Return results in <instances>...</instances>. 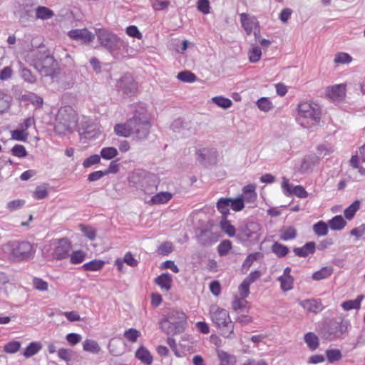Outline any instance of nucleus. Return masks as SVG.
I'll return each mask as SVG.
<instances>
[{"instance_id":"ddd939ff","label":"nucleus","mask_w":365,"mask_h":365,"mask_svg":"<svg viewBox=\"0 0 365 365\" xmlns=\"http://www.w3.org/2000/svg\"><path fill=\"white\" fill-rule=\"evenodd\" d=\"M70 38L75 41H81L84 44L91 43L95 38V35L87 29H72L68 33Z\"/></svg>"},{"instance_id":"72a5a7b5","label":"nucleus","mask_w":365,"mask_h":365,"mask_svg":"<svg viewBox=\"0 0 365 365\" xmlns=\"http://www.w3.org/2000/svg\"><path fill=\"white\" fill-rule=\"evenodd\" d=\"M83 349L86 351L98 354L101 351V347L97 341L92 339H86L83 343Z\"/></svg>"},{"instance_id":"ea45409f","label":"nucleus","mask_w":365,"mask_h":365,"mask_svg":"<svg viewBox=\"0 0 365 365\" xmlns=\"http://www.w3.org/2000/svg\"><path fill=\"white\" fill-rule=\"evenodd\" d=\"M261 56V48L257 46H252L251 49L248 52L249 61L251 63H257L260 60Z\"/></svg>"},{"instance_id":"c756f323","label":"nucleus","mask_w":365,"mask_h":365,"mask_svg":"<svg viewBox=\"0 0 365 365\" xmlns=\"http://www.w3.org/2000/svg\"><path fill=\"white\" fill-rule=\"evenodd\" d=\"M217 356L220 362V365H235L236 363V358L234 355L222 350L217 351Z\"/></svg>"},{"instance_id":"393cba45","label":"nucleus","mask_w":365,"mask_h":365,"mask_svg":"<svg viewBox=\"0 0 365 365\" xmlns=\"http://www.w3.org/2000/svg\"><path fill=\"white\" fill-rule=\"evenodd\" d=\"M172 197V193L169 192H160L151 197L150 202L153 205L165 204L169 202Z\"/></svg>"},{"instance_id":"a878e982","label":"nucleus","mask_w":365,"mask_h":365,"mask_svg":"<svg viewBox=\"0 0 365 365\" xmlns=\"http://www.w3.org/2000/svg\"><path fill=\"white\" fill-rule=\"evenodd\" d=\"M333 273V268L330 266L322 267L319 270L312 274V279L319 281L329 278Z\"/></svg>"},{"instance_id":"dca6fc26","label":"nucleus","mask_w":365,"mask_h":365,"mask_svg":"<svg viewBox=\"0 0 365 365\" xmlns=\"http://www.w3.org/2000/svg\"><path fill=\"white\" fill-rule=\"evenodd\" d=\"M132 119H135V123L133 125V130H142L145 126H146L148 131L146 133L143 135L140 133H134L133 135L136 136V138L139 140L144 139L147 138L150 133V123L149 120L145 118V117H140L135 115Z\"/></svg>"},{"instance_id":"5701e85b","label":"nucleus","mask_w":365,"mask_h":365,"mask_svg":"<svg viewBox=\"0 0 365 365\" xmlns=\"http://www.w3.org/2000/svg\"><path fill=\"white\" fill-rule=\"evenodd\" d=\"M232 308L239 314L242 312H248L250 305L246 300V298H235L232 302Z\"/></svg>"},{"instance_id":"20e7f679","label":"nucleus","mask_w":365,"mask_h":365,"mask_svg":"<svg viewBox=\"0 0 365 365\" xmlns=\"http://www.w3.org/2000/svg\"><path fill=\"white\" fill-rule=\"evenodd\" d=\"M298 120L306 128L317 125L321 118L319 107L313 103L308 101L301 102L298 105Z\"/></svg>"},{"instance_id":"c9c22d12","label":"nucleus","mask_w":365,"mask_h":365,"mask_svg":"<svg viewBox=\"0 0 365 365\" xmlns=\"http://www.w3.org/2000/svg\"><path fill=\"white\" fill-rule=\"evenodd\" d=\"M53 11L46 6H38L36 10V16L37 19L46 20L53 17Z\"/></svg>"},{"instance_id":"58836bf2","label":"nucleus","mask_w":365,"mask_h":365,"mask_svg":"<svg viewBox=\"0 0 365 365\" xmlns=\"http://www.w3.org/2000/svg\"><path fill=\"white\" fill-rule=\"evenodd\" d=\"M177 78L178 80L186 83H193L197 81L195 74L190 71H184L178 73Z\"/></svg>"},{"instance_id":"864d4df0","label":"nucleus","mask_w":365,"mask_h":365,"mask_svg":"<svg viewBox=\"0 0 365 365\" xmlns=\"http://www.w3.org/2000/svg\"><path fill=\"white\" fill-rule=\"evenodd\" d=\"M21 347V343L17 341H11L4 346V351L6 353L14 354L16 353Z\"/></svg>"},{"instance_id":"338daca9","label":"nucleus","mask_w":365,"mask_h":365,"mask_svg":"<svg viewBox=\"0 0 365 365\" xmlns=\"http://www.w3.org/2000/svg\"><path fill=\"white\" fill-rule=\"evenodd\" d=\"M126 34L133 38L141 39L143 38L142 34L138 30L136 26H129L126 28Z\"/></svg>"},{"instance_id":"a19ab883","label":"nucleus","mask_w":365,"mask_h":365,"mask_svg":"<svg viewBox=\"0 0 365 365\" xmlns=\"http://www.w3.org/2000/svg\"><path fill=\"white\" fill-rule=\"evenodd\" d=\"M123 336L128 341L135 343L141 336V334L136 329L130 328L124 331Z\"/></svg>"},{"instance_id":"0eeeda50","label":"nucleus","mask_w":365,"mask_h":365,"mask_svg":"<svg viewBox=\"0 0 365 365\" xmlns=\"http://www.w3.org/2000/svg\"><path fill=\"white\" fill-rule=\"evenodd\" d=\"M51 257L54 260H63L67 259L72 249V243L70 240L63 237L52 240L50 245Z\"/></svg>"},{"instance_id":"aec40b11","label":"nucleus","mask_w":365,"mask_h":365,"mask_svg":"<svg viewBox=\"0 0 365 365\" xmlns=\"http://www.w3.org/2000/svg\"><path fill=\"white\" fill-rule=\"evenodd\" d=\"M316 250V244L314 242H307L302 247H296L293 250L294 253L299 257H306L314 254Z\"/></svg>"},{"instance_id":"4d7b16f0","label":"nucleus","mask_w":365,"mask_h":365,"mask_svg":"<svg viewBox=\"0 0 365 365\" xmlns=\"http://www.w3.org/2000/svg\"><path fill=\"white\" fill-rule=\"evenodd\" d=\"M11 154L18 158H24L27 155V151L22 145H15L11 150Z\"/></svg>"},{"instance_id":"f03ea898","label":"nucleus","mask_w":365,"mask_h":365,"mask_svg":"<svg viewBox=\"0 0 365 365\" xmlns=\"http://www.w3.org/2000/svg\"><path fill=\"white\" fill-rule=\"evenodd\" d=\"M4 252L9 259L15 262H22L31 259L36 249L26 241H10L4 245Z\"/></svg>"},{"instance_id":"c03bdc74","label":"nucleus","mask_w":365,"mask_h":365,"mask_svg":"<svg viewBox=\"0 0 365 365\" xmlns=\"http://www.w3.org/2000/svg\"><path fill=\"white\" fill-rule=\"evenodd\" d=\"M232 247V242L229 240L222 241L217 247V252L220 256L227 255Z\"/></svg>"},{"instance_id":"f3484780","label":"nucleus","mask_w":365,"mask_h":365,"mask_svg":"<svg viewBox=\"0 0 365 365\" xmlns=\"http://www.w3.org/2000/svg\"><path fill=\"white\" fill-rule=\"evenodd\" d=\"M300 305L307 312L317 314L320 312L324 306L319 299L307 298L299 302Z\"/></svg>"},{"instance_id":"0e129e2a","label":"nucleus","mask_w":365,"mask_h":365,"mask_svg":"<svg viewBox=\"0 0 365 365\" xmlns=\"http://www.w3.org/2000/svg\"><path fill=\"white\" fill-rule=\"evenodd\" d=\"M197 8L203 14H208L210 9L209 0H199L197 3Z\"/></svg>"},{"instance_id":"052dcab7","label":"nucleus","mask_w":365,"mask_h":365,"mask_svg":"<svg viewBox=\"0 0 365 365\" xmlns=\"http://www.w3.org/2000/svg\"><path fill=\"white\" fill-rule=\"evenodd\" d=\"M259 257V252H255L250 254L246 259L244 260L242 264V268L248 269L253 262L256 261Z\"/></svg>"},{"instance_id":"774afa93","label":"nucleus","mask_w":365,"mask_h":365,"mask_svg":"<svg viewBox=\"0 0 365 365\" xmlns=\"http://www.w3.org/2000/svg\"><path fill=\"white\" fill-rule=\"evenodd\" d=\"M21 74L24 81L29 83H34L36 82V76H34L31 71L28 68H23L21 71Z\"/></svg>"},{"instance_id":"423d86ee","label":"nucleus","mask_w":365,"mask_h":365,"mask_svg":"<svg viewBox=\"0 0 365 365\" xmlns=\"http://www.w3.org/2000/svg\"><path fill=\"white\" fill-rule=\"evenodd\" d=\"M57 124L55 130L59 133L66 131L71 132L78 124V114L76 111L69 106L62 107L59 109L57 116Z\"/></svg>"},{"instance_id":"3c124183","label":"nucleus","mask_w":365,"mask_h":365,"mask_svg":"<svg viewBox=\"0 0 365 365\" xmlns=\"http://www.w3.org/2000/svg\"><path fill=\"white\" fill-rule=\"evenodd\" d=\"M352 57L347 53L339 52L336 54L334 62L337 64H345L351 62Z\"/></svg>"},{"instance_id":"09e8293b","label":"nucleus","mask_w":365,"mask_h":365,"mask_svg":"<svg viewBox=\"0 0 365 365\" xmlns=\"http://www.w3.org/2000/svg\"><path fill=\"white\" fill-rule=\"evenodd\" d=\"M257 106L259 110L264 112H268L273 108L271 101L266 97L259 98L257 102Z\"/></svg>"},{"instance_id":"4be33fe9","label":"nucleus","mask_w":365,"mask_h":365,"mask_svg":"<svg viewBox=\"0 0 365 365\" xmlns=\"http://www.w3.org/2000/svg\"><path fill=\"white\" fill-rule=\"evenodd\" d=\"M135 355L138 360L145 365H151L153 363V356L144 346H140L137 349Z\"/></svg>"},{"instance_id":"2f4dec72","label":"nucleus","mask_w":365,"mask_h":365,"mask_svg":"<svg viewBox=\"0 0 365 365\" xmlns=\"http://www.w3.org/2000/svg\"><path fill=\"white\" fill-rule=\"evenodd\" d=\"M328 225L332 230H341L346 225V222L342 216L336 215L328 222Z\"/></svg>"},{"instance_id":"bb28decb","label":"nucleus","mask_w":365,"mask_h":365,"mask_svg":"<svg viewBox=\"0 0 365 365\" xmlns=\"http://www.w3.org/2000/svg\"><path fill=\"white\" fill-rule=\"evenodd\" d=\"M106 262L103 260L93 259L92 261L83 264L82 268L85 271L98 272L101 271L103 268Z\"/></svg>"},{"instance_id":"13d9d810","label":"nucleus","mask_w":365,"mask_h":365,"mask_svg":"<svg viewBox=\"0 0 365 365\" xmlns=\"http://www.w3.org/2000/svg\"><path fill=\"white\" fill-rule=\"evenodd\" d=\"M48 190L46 186L40 185L37 186L35 191L34 192L33 196L36 200H42L47 197Z\"/></svg>"},{"instance_id":"f257e3e1","label":"nucleus","mask_w":365,"mask_h":365,"mask_svg":"<svg viewBox=\"0 0 365 365\" xmlns=\"http://www.w3.org/2000/svg\"><path fill=\"white\" fill-rule=\"evenodd\" d=\"M349 327V321L341 317L332 318L322 322L319 334L323 339L332 341L343 339Z\"/></svg>"},{"instance_id":"39448f33","label":"nucleus","mask_w":365,"mask_h":365,"mask_svg":"<svg viewBox=\"0 0 365 365\" xmlns=\"http://www.w3.org/2000/svg\"><path fill=\"white\" fill-rule=\"evenodd\" d=\"M160 324L162 330L167 334H180L185 329V314L178 310H173L169 313L167 318L161 320Z\"/></svg>"},{"instance_id":"c85d7f7f","label":"nucleus","mask_w":365,"mask_h":365,"mask_svg":"<svg viewBox=\"0 0 365 365\" xmlns=\"http://www.w3.org/2000/svg\"><path fill=\"white\" fill-rule=\"evenodd\" d=\"M304 340L309 349L316 350L319 346L318 336L313 332H308L304 336Z\"/></svg>"},{"instance_id":"b1692460","label":"nucleus","mask_w":365,"mask_h":365,"mask_svg":"<svg viewBox=\"0 0 365 365\" xmlns=\"http://www.w3.org/2000/svg\"><path fill=\"white\" fill-rule=\"evenodd\" d=\"M172 281V277L168 273H163L155 279V284L165 290L170 289Z\"/></svg>"},{"instance_id":"cd10ccee","label":"nucleus","mask_w":365,"mask_h":365,"mask_svg":"<svg viewBox=\"0 0 365 365\" xmlns=\"http://www.w3.org/2000/svg\"><path fill=\"white\" fill-rule=\"evenodd\" d=\"M43 346L41 342L33 341L30 343L23 352L24 356L26 358H30L36 354L41 349Z\"/></svg>"},{"instance_id":"412c9836","label":"nucleus","mask_w":365,"mask_h":365,"mask_svg":"<svg viewBox=\"0 0 365 365\" xmlns=\"http://www.w3.org/2000/svg\"><path fill=\"white\" fill-rule=\"evenodd\" d=\"M279 239L282 241H291L296 239L297 230L294 226L283 227L279 230Z\"/></svg>"},{"instance_id":"603ef678","label":"nucleus","mask_w":365,"mask_h":365,"mask_svg":"<svg viewBox=\"0 0 365 365\" xmlns=\"http://www.w3.org/2000/svg\"><path fill=\"white\" fill-rule=\"evenodd\" d=\"M79 228L81 231L83 233V235L87 237L89 240H94L96 235V230L91 226L85 225L83 224H81L79 225Z\"/></svg>"},{"instance_id":"473e14b6","label":"nucleus","mask_w":365,"mask_h":365,"mask_svg":"<svg viewBox=\"0 0 365 365\" xmlns=\"http://www.w3.org/2000/svg\"><path fill=\"white\" fill-rule=\"evenodd\" d=\"M272 252L278 257H285L289 253V248L281 243L275 242L271 247Z\"/></svg>"},{"instance_id":"e2e57ef3","label":"nucleus","mask_w":365,"mask_h":365,"mask_svg":"<svg viewBox=\"0 0 365 365\" xmlns=\"http://www.w3.org/2000/svg\"><path fill=\"white\" fill-rule=\"evenodd\" d=\"M152 7L155 11H161L170 5V1L166 0H152Z\"/></svg>"},{"instance_id":"79ce46f5","label":"nucleus","mask_w":365,"mask_h":365,"mask_svg":"<svg viewBox=\"0 0 365 365\" xmlns=\"http://www.w3.org/2000/svg\"><path fill=\"white\" fill-rule=\"evenodd\" d=\"M118 150L114 147H106L101 149V156L105 160H111L118 155Z\"/></svg>"},{"instance_id":"a18cd8bd","label":"nucleus","mask_w":365,"mask_h":365,"mask_svg":"<svg viewBox=\"0 0 365 365\" xmlns=\"http://www.w3.org/2000/svg\"><path fill=\"white\" fill-rule=\"evenodd\" d=\"M212 101L219 107L222 108L224 109L229 108L232 105V101L230 99L225 98L223 96L213 97L212 98Z\"/></svg>"},{"instance_id":"8fccbe9b","label":"nucleus","mask_w":365,"mask_h":365,"mask_svg":"<svg viewBox=\"0 0 365 365\" xmlns=\"http://www.w3.org/2000/svg\"><path fill=\"white\" fill-rule=\"evenodd\" d=\"M173 250V244L170 242H164L158 248V253L160 255H168Z\"/></svg>"},{"instance_id":"9d476101","label":"nucleus","mask_w":365,"mask_h":365,"mask_svg":"<svg viewBox=\"0 0 365 365\" xmlns=\"http://www.w3.org/2000/svg\"><path fill=\"white\" fill-rule=\"evenodd\" d=\"M240 17L242 27L247 35L250 36L253 33L255 38H258L260 35V29L257 19L255 16H250L246 13L240 14Z\"/></svg>"},{"instance_id":"37998d69","label":"nucleus","mask_w":365,"mask_h":365,"mask_svg":"<svg viewBox=\"0 0 365 365\" xmlns=\"http://www.w3.org/2000/svg\"><path fill=\"white\" fill-rule=\"evenodd\" d=\"M362 299L363 298H356L354 300L346 301L341 304V307L346 311L359 309L360 308Z\"/></svg>"},{"instance_id":"7ed1b4c3","label":"nucleus","mask_w":365,"mask_h":365,"mask_svg":"<svg viewBox=\"0 0 365 365\" xmlns=\"http://www.w3.org/2000/svg\"><path fill=\"white\" fill-rule=\"evenodd\" d=\"M210 314L213 324L217 327L220 334L225 337H232L234 334L235 325L229 312L217 306H211Z\"/></svg>"},{"instance_id":"f704fd0d","label":"nucleus","mask_w":365,"mask_h":365,"mask_svg":"<svg viewBox=\"0 0 365 365\" xmlns=\"http://www.w3.org/2000/svg\"><path fill=\"white\" fill-rule=\"evenodd\" d=\"M69 257L70 262L72 264H78L85 260L86 257V253L81 250H75L72 252L71 254H70Z\"/></svg>"},{"instance_id":"4468645a","label":"nucleus","mask_w":365,"mask_h":365,"mask_svg":"<svg viewBox=\"0 0 365 365\" xmlns=\"http://www.w3.org/2000/svg\"><path fill=\"white\" fill-rule=\"evenodd\" d=\"M260 225L256 222H249L239 230L238 237L242 240H247L257 235L260 231Z\"/></svg>"},{"instance_id":"e433bc0d","label":"nucleus","mask_w":365,"mask_h":365,"mask_svg":"<svg viewBox=\"0 0 365 365\" xmlns=\"http://www.w3.org/2000/svg\"><path fill=\"white\" fill-rule=\"evenodd\" d=\"M221 229L230 237H234L236 232L235 227L231 224V222L223 216L222 220L220 222Z\"/></svg>"},{"instance_id":"a211bd4d","label":"nucleus","mask_w":365,"mask_h":365,"mask_svg":"<svg viewBox=\"0 0 365 365\" xmlns=\"http://www.w3.org/2000/svg\"><path fill=\"white\" fill-rule=\"evenodd\" d=\"M96 34L100 43L106 47L110 46L116 40V36L105 29H96Z\"/></svg>"},{"instance_id":"6e6552de","label":"nucleus","mask_w":365,"mask_h":365,"mask_svg":"<svg viewBox=\"0 0 365 365\" xmlns=\"http://www.w3.org/2000/svg\"><path fill=\"white\" fill-rule=\"evenodd\" d=\"M217 209L222 215L227 217L230 215V208L235 212H240L245 207L243 199L239 196L236 198H220L216 204Z\"/></svg>"},{"instance_id":"4c0bfd02","label":"nucleus","mask_w":365,"mask_h":365,"mask_svg":"<svg viewBox=\"0 0 365 365\" xmlns=\"http://www.w3.org/2000/svg\"><path fill=\"white\" fill-rule=\"evenodd\" d=\"M359 207L360 202L359 200L353 202L347 208L345 209L344 212L345 217L349 220H351L354 217L356 212L359 210Z\"/></svg>"},{"instance_id":"bf43d9fd","label":"nucleus","mask_w":365,"mask_h":365,"mask_svg":"<svg viewBox=\"0 0 365 365\" xmlns=\"http://www.w3.org/2000/svg\"><path fill=\"white\" fill-rule=\"evenodd\" d=\"M101 162V157L97 155H92L89 158L84 160L83 162V166L86 168H90L94 165L98 164Z\"/></svg>"},{"instance_id":"de8ad7c7","label":"nucleus","mask_w":365,"mask_h":365,"mask_svg":"<svg viewBox=\"0 0 365 365\" xmlns=\"http://www.w3.org/2000/svg\"><path fill=\"white\" fill-rule=\"evenodd\" d=\"M326 355L329 363L338 361L342 358V354L339 349H327Z\"/></svg>"},{"instance_id":"1a4fd4ad","label":"nucleus","mask_w":365,"mask_h":365,"mask_svg":"<svg viewBox=\"0 0 365 365\" xmlns=\"http://www.w3.org/2000/svg\"><path fill=\"white\" fill-rule=\"evenodd\" d=\"M34 66L42 75L53 76L56 73L58 63L53 56L46 55L43 58L36 60Z\"/></svg>"},{"instance_id":"6ab92c4d","label":"nucleus","mask_w":365,"mask_h":365,"mask_svg":"<svg viewBox=\"0 0 365 365\" xmlns=\"http://www.w3.org/2000/svg\"><path fill=\"white\" fill-rule=\"evenodd\" d=\"M255 190V185L252 184L247 185L243 187L242 195L239 197L243 199L244 203H255L257 198V194Z\"/></svg>"},{"instance_id":"2eb2a0df","label":"nucleus","mask_w":365,"mask_h":365,"mask_svg":"<svg viewBox=\"0 0 365 365\" xmlns=\"http://www.w3.org/2000/svg\"><path fill=\"white\" fill-rule=\"evenodd\" d=\"M292 269L287 267L283 272V274L278 277L277 280L280 283V288L284 292L292 290L294 287V277L291 275Z\"/></svg>"},{"instance_id":"49530a36","label":"nucleus","mask_w":365,"mask_h":365,"mask_svg":"<svg viewBox=\"0 0 365 365\" xmlns=\"http://www.w3.org/2000/svg\"><path fill=\"white\" fill-rule=\"evenodd\" d=\"M313 230L318 236H325L328 232V225L323 221H319L314 225Z\"/></svg>"},{"instance_id":"f8f14e48","label":"nucleus","mask_w":365,"mask_h":365,"mask_svg":"<svg viewBox=\"0 0 365 365\" xmlns=\"http://www.w3.org/2000/svg\"><path fill=\"white\" fill-rule=\"evenodd\" d=\"M346 84L341 83L326 88V96L333 101H343L346 97Z\"/></svg>"},{"instance_id":"6e6d98bb","label":"nucleus","mask_w":365,"mask_h":365,"mask_svg":"<svg viewBox=\"0 0 365 365\" xmlns=\"http://www.w3.org/2000/svg\"><path fill=\"white\" fill-rule=\"evenodd\" d=\"M29 133L22 129H16L11 132V138L19 141H26Z\"/></svg>"},{"instance_id":"680f3d73","label":"nucleus","mask_w":365,"mask_h":365,"mask_svg":"<svg viewBox=\"0 0 365 365\" xmlns=\"http://www.w3.org/2000/svg\"><path fill=\"white\" fill-rule=\"evenodd\" d=\"M73 351L68 349L61 348L58 351V357L66 361L69 362L72 359Z\"/></svg>"},{"instance_id":"5fc2aeb1","label":"nucleus","mask_w":365,"mask_h":365,"mask_svg":"<svg viewBox=\"0 0 365 365\" xmlns=\"http://www.w3.org/2000/svg\"><path fill=\"white\" fill-rule=\"evenodd\" d=\"M9 97L2 92H0V113H4L10 107Z\"/></svg>"},{"instance_id":"7c9ffc66","label":"nucleus","mask_w":365,"mask_h":365,"mask_svg":"<svg viewBox=\"0 0 365 365\" xmlns=\"http://www.w3.org/2000/svg\"><path fill=\"white\" fill-rule=\"evenodd\" d=\"M120 86H123V91L126 94L135 93L137 91V85L131 78L122 79L120 82Z\"/></svg>"},{"instance_id":"9b49d317","label":"nucleus","mask_w":365,"mask_h":365,"mask_svg":"<svg viewBox=\"0 0 365 365\" xmlns=\"http://www.w3.org/2000/svg\"><path fill=\"white\" fill-rule=\"evenodd\" d=\"M135 123V119L130 118L125 123H118L114 127V133L121 137L128 138L133 135L134 133H140L142 135H145L148 131L146 126H145L142 130H133V125Z\"/></svg>"},{"instance_id":"69168bd1","label":"nucleus","mask_w":365,"mask_h":365,"mask_svg":"<svg viewBox=\"0 0 365 365\" xmlns=\"http://www.w3.org/2000/svg\"><path fill=\"white\" fill-rule=\"evenodd\" d=\"M123 261L125 264L131 267H135L138 264V260L133 257L130 252H128L123 257Z\"/></svg>"}]
</instances>
